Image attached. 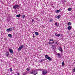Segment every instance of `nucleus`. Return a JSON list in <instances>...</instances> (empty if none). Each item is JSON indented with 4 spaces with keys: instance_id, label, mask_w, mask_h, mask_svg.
<instances>
[{
    "instance_id": "c756f323",
    "label": "nucleus",
    "mask_w": 75,
    "mask_h": 75,
    "mask_svg": "<svg viewBox=\"0 0 75 75\" xmlns=\"http://www.w3.org/2000/svg\"><path fill=\"white\" fill-rule=\"evenodd\" d=\"M52 47L54 49V48L55 47V46H54V45H52Z\"/></svg>"
},
{
    "instance_id": "5701e85b",
    "label": "nucleus",
    "mask_w": 75,
    "mask_h": 75,
    "mask_svg": "<svg viewBox=\"0 0 75 75\" xmlns=\"http://www.w3.org/2000/svg\"><path fill=\"white\" fill-rule=\"evenodd\" d=\"M64 64H65L64 63V62L63 61L62 63V66H64Z\"/></svg>"
},
{
    "instance_id": "f704fd0d",
    "label": "nucleus",
    "mask_w": 75,
    "mask_h": 75,
    "mask_svg": "<svg viewBox=\"0 0 75 75\" xmlns=\"http://www.w3.org/2000/svg\"><path fill=\"white\" fill-rule=\"evenodd\" d=\"M55 35H56V36H57V33H55Z\"/></svg>"
},
{
    "instance_id": "1a4fd4ad",
    "label": "nucleus",
    "mask_w": 75,
    "mask_h": 75,
    "mask_svg": "<svg viewBox=\"0 0 75 75\" xmlns=\"http://www.w3.org/2000/svg\"><path fill=\"white\" fill-rule=\"evenodd\" d=\"M9 55V52H7L6 53V56L7 57H8V56Z\"/></svg>"
},
{
    "instance_id": "aec40b11",
    "label": "nucleus",
    "mask_w": 75,
    "mask_h": 75,
    "mask_svg": "<svg viewBox=\"0 0 75 75\" xmlns=\"http://www.w3.org/2000/svg\"><path fill=\"white\" fill-rule=\"evenodd\" d=\"M68 25H71V23L70 22H69L68 23Z\"/></svg>"
},
{
    "instance_id": "6e6552de",
    "label": "nucleus",
    "mask_w": 75,
    "mask_h": 75,
    "mask_svg": "<svg viewBox=\"0 0 75 75\" xmlns=\"http://www.w3.org/2000/svg\"><path fill=\"white\" fill-rule=\"evenodd\" d=\"M35 35H36L37 36V35H38L39 34L38 33V32H35Z\"/></svg>"
},
{
    "instance_id": "393cba45",
    "label": "nucleus",
    "mask_w": 75,
    "mask_h": 75,
    "mask_svg": "<svg viewBox=\"0 0 75 75\" xmlns=\"http://www.w3.org/2000/svg\"><path fill=\"white\" fill-rule=\"evenodd\" d=\"M25 17V15H23L22 18H24Z\"/></svg>"
},
{
    "instance_id": "bb28decb",
    "label": "nucleus",
    "mask_w": 75,
    "mask_h": 75,
    "mask_svg": "<svg viewBox=\"0 0 75 75\" xmlns=\"http://www.w3.org/2000/svg\"><path fill=\"white\" fill-rule=\"evenodd\" d=\"M26 70L27 71H29L30 70V69L27 68Z\"/></svg>"
},
{
    "instance_id": "412c9836",
    "label": "nucleus",
    "mask_w": 75,
    "mask_h": 75,
    "mask_svg": "<svg viewBox=\"0 0 75 75\" xmlns=\"http://www.w3.org/2000/svg\"><path fill=\"white\" fill-rule=\"evenodd\" d=\"M6 31H7L8 32H9V31H10V29H7L6 30Z\"/></svg>"
},
{
    "instance_id": "ddd939ff",
    "label": "nucleus",
    "mask_w": 75,
    "mask_h": 75,
    "mask_svg": "<svg viewBox=\"0 0 75 75\" xmlns=\"http://www.w3.org/2000/svg\"><path fill=\"white\" fill-rule=\"evenodd\" d=\"M21 16V15H20V14H19L18 15H17L16 16V17H20Z\"/></svg>"
},
{
    "instance_id": "f03ea898",
    "label": "nucleus",
    "mask_w": 75,
    "mask_h": 75,
    "mask_svg": "<svg viewBox=\"0 0 75 75\" xmlns=\"http://www.w3.org/2000/svg\"><path fill=\"white\" fill-rule=\"evenodd\" d=\"M20 5L18 4H15L13 6V9H16V8L18 9L20 8Z\"/></svg>"
},
{
    "instance_id": "4c0bfd02",
    "label": "nucleus",
    "mask_w": 75,
    "mask_h": 75,
    "mask_svg": "<svg viewBox=\"0 0 75 75\" xmlns=\"http://www.w3.org/2000/svg\"><path fill=\"white\" fill-rule=\"evenodd\" d=\"M15 75H20V74H19L18 73V74H16Z\"/></svg>"
},
{
    "instance_id": "423d86ee",
    "label": "nucleus",
    "mask_w": 75,
    "mask_h": 75,
    "mask_svg": "<svg viewBox=\"0 0 75 75\" xmlns=\"http://www.w3.org/2000/svg\"><path fill=\"white\" fill-rule=\"evenodd\" d=\"M9 51L10 52L11 54L13 53V49H9Z\"/></svg>"
},
{
    "instance_id": "c85d7f7f",
    "label": "nucleus",
    "mask_w": 75,
    "mask_h": 75,
    "mask_svg": "<svg viewBox=\"0 0 75 75\" xmlns=\"http://www.w3.org/2000/svg\"><path fill=\"white\" fill-rule=\"evenodd\" d=\"M23 75H26V73L25 72L23 74Z\"/></svg>"
},
{
    "instance_id": "c9c22d12",
    "label": "nucleus",
    "mask_w": 75,
    "mask_h": 75,
    "mask_svg": "<svg viewBox=\"0 0 75 75\" xmlns=\"http://www.w3.org/2000/svg\"><path fill=\"white\" fill-rule=\"evenodd\" d=\"M31 74H33V71L32 72H31Z\"/></svg>"
},
{
    "instance_id": "2eb2a0df",
    "label": "nucleus",
    "mask_w": 75,
    "mask_h": 75,
    "mask_svg": "<svg viewBox=\"0 0 75 75\" xmlns=\"http://www.w3.org/2000/svg\"><path fill=\"white\" fill-rule=\"evenodd\" d=\"M61 16L60 15L58 16H57L56 17L57 18H58V19H59L60 17H61Z\"/></svg>"
},
{
    "instance_id": "e433bc0d",
    "label": "nucleus",
    "mask_w": 75,
    "mask_h": 75,
    "mask_svg": "<svg viewBox=\"0 0 75 75\" xmlns=\"http://www.w3.org/2000/svg\"><path fill=\"white\" fill-rule=\"evenodd\" d=\"M34 20L33 19H32V22H34Z\"/></svg>"
},
{
    "instance_id": "4468645a",
    "label": "nucleus",
    "mask_w": 75,
    "mask_h": 75,
    "mask_svg": "<svg viewBox=\"0 0 75 75\" xmlns=\"http://www.w3.org/2000/svg\"><path fill=\"white\" fill-rule=\"evenodd\" d=\"M68 10L69 11H71V10H72V8H69L68 9Z\"/></svg>"
},
{
    "instance_id": "cd10ccee",
    "label": "nucleus",
    "mask_w": 75,
    "mask_h": 75,
    "mask_svg": "<svg viewBox=\"0 0 75 75\" xmlns=\"http://www.w3.org/2000/svg\"><path fill=\"white\" fill-rule=\"evenodd\" d=\"M61 35L60 34H59L58 35H57V36L58 37H59V36H60Z\"/></svg>"
},
{
    "instance_id": "72a5a7b5",
    "label": "nucleus",
    "mask_w": 75,
    "mask_h": 75,
    "mask_svg": "<svg viewBox=\"0 0 75 75\" xmlns=\"http://www.w3.org/2000/svg\"><path fill=\"white\" fill-rule=\"evenodd\" d=\"M33 38H35V36H34V35H33Z\"/></svg>"
},
{
    "instance_id": "20e7f679",
    "label": "nucleus",
    "mask_w": 75,
    "mask_h": 75,
    "mask_svg": "<svg viewBox=\"0 0 75 75\" xmlns=\"http://www.w3.org/2000/svg\"><path fill=\"white\" fill-rule=\"evenodd\" d=\"M25 46L24 45H21V47H19L18 48V50H19V51H21V49H22V48H24V47Z\"/></svg>"
},
{
    "instance_id": "4be33fe9",
    "label": "nucleus",
    "mask_w": 75,
    "mask_h": 75,
    "mask_svg": "<svg viewBox=\"0 0 75 75\" xmlns=\"http://www.w3.org/2000/svg\"><path fill=\"white\" fill-rule=\"evenodd\" d=\"M55 25L56 26H58V23H57V22L55 23Z\"/></svg>"
},
{
    "instance_id": "9b49d317",
    "label": "nucleus",
    "mask_w": 75,
    "mask_h": 75,
    "mask_svg": "<svg viewBox=\"0 0 75 75\" xmlns=\"http://www.w3.org/2000/svg\"><path fill=\"white\" fill-rule=\"evenodd\" d=\"M57 55L58 57L59 58H61V55H60L59 53H58Z\"/></svg>"
},
{
    "instance_id": "58836bf2",
    "label": "nucleus",
    "mask_w": 75,
    "mask_h": 75,
    "mask_svg": "<svg viewBox=\"0 0 75 75\" xmlns=\"http://www.w3.org/2000/svg\"><path fill=\"white\" fill-rule=\"evenodd\" d=\"M42 69H40V71H41V70H42Z\"/></svg>"
},
{
    "instance_id": "7c9ffc66",
    "label": "nucleus",
    "mask_w": 75,
    "mask_h": 75,
    "mask_svg": "<svg viewBox=\"0 0 75 75\" xmlns=\"http://www.w3.org/2000/svg\"><path fill=\"white\" fill-rule=\"evenodd\" d=\"M72 72H75V70L74 69L72 70Z\"/></svg>"
},
{
    "instance_id": "dca6fc26",
    "label": "nucleus",
    "mask_w": 75,
    "mask_h": 75,
    "mask_svg": "<svg viewBox=\"0 0 75 75\" xmlns=\"http://www.w3.org/2000/svg\"><path fill=\"white\" fill-rule=\"evenodd\" d=\"M8 37H12V35H11V34H8Z\"/></svg>"
},
{
    "instance_id": "6ab92c4d",
    "label": "nucleus",
    "mask_w": 75,
    "mask_h": 75,
    "mask_svg": "<svg viewBox=\"0 0 75 75\" xmlns=\"http://www.w3.org/2000/svg\"><path fill=\"white\" fill-rule=\"evenodd\" d=\"M60 11V10H57L56 11V13H59Z\"/></svg>"
},
{
    "instance_id": "f3484780",
    "label": "nucleus",
    "mask_w": 75,
    "mask_h": 75,
    "mask_svg": "<svg viewBox=\"0 0 75 75\" xmlns=\"http://www.w3.org/2000/svg\"><path fill=\"white\" fill-rule=\"evenodd\" d=\"M53 21V20L52 19H51L50 20V21H49V22H50V23H52Z\"/></svg>"
},
{
    "instance_id": "f8f14e48",
    "label": "nucleus",
    "mask_w": 75,
    "mask_h": 75,
    "mask_svg": "<svg viewBox=\"0 0 75 75\" xmlns=\"http://www.w3.org/2000/svg\"><path fill=\"white\" fill-rule=\"evenodd\" d=\"M9 29V30H10V31H12V30H14V28H11Z\"/></svg>"
},
{
    "instance_id": "9d476101",
    "label": "nucleus",
    "mask_w": 75,
    "mask_h": 75,
    "mask_svg": "<svg viewBox=\"0 0 75 75\" xmlns=\"http://www.w3.org/2000/svg\"><path fill=\"white\" fill-rule=\"evenodd\" d=\"M67 28L69 30H71V26H69Z\"/></svg>"
},
{
    "instance_id": "473e14b6",
    "label": "nucleus",
    "mask_w": 75,
    "mask_h": 75,
    "mask_svg": "<svg viewBox=\"0 0 75 75\" xmlns=\"http://www.w3.org/2000/svg\"><path fill=\"white\" fill-rule=\"evenodd\" d=\"M55 43L56 44H57V45L58 44V42H56Z\"/></svg>"
},
{
    "instance_id": "b1692460",
    "label": "nucleus",
    "mask_w": 75,
    "mask_h": 75,
    "mask_svg": "<svg viewBox=\"0 0 75 75\" xmlns=\"http://www.w3.org/2000/svg\"><path fill=\"white\" fill-rule=\"evenodd\" d=\"M10 72H13V70L12 69V68H10Z\"/></svg>"
},
{
    "instance_id": "a211bd4d",
    "label": "nucleus",
    "mask_w": 75,
    "mask_h": 75,
    "mask_svg": "<svg viewBox=\"0 0 75 75\" xmlns=\"http://www.w3.org/2000/svg\"><path fill=\"white\" fill-rule=\"evenodd\" d=\"M44 61V59H42L41 60H40V62H43V61Z\"/></svg>"
},
{
    "instance_id": "2f4dec72",
    "label": "nucleus",
    "mask_w": 75,
    "mask_h": 75,
    "mask_svg": "<svg viewBox=\"0 0 75 75\" xmlns=\"http://www.w3.org/2000/svg\"><path fill=\"white\" fill-rule=\"evenodd\" d=\"M50 41H54V40L53 39H50Z\"/></svg>"
},
{
    "instance_id": "a878e982",
    "label": "nucleus",
    "mask_w": 75,
    "mask_h": 75,
    "mask_svg": "<svg viewBox=\"0 0 75 75\" xmlns=\"http://www.w3.org/2000/svg\"><path fill=\"white\" fill-rule=\"evenodd\" d=\"M48 44H54V42H48Z\"/></svg>"
},
{
    "instance_id": "7ed1b4c3",
    "label": "nucleus",
    "mask_w": 75,
    "mask_h": 75,
    "mask_svg": "<svg viewBox=\"0 0 75 75\" xmlns=\"http://www.w3.org/2000/svg\"><path fill=\"white\" fill-rule=\"evenodd\" d=\"M45 58H46V59H48V60H49L50 61H51L52 60V58H51L50 57H49L48 55H45Z\"/></svg>"
},
{
    "instance_id": "0eeeda50",
    "label": "nucleus",
    "mask_w": 75,
    "mask_h": 75,
    "mask_svg": "<svg viewBox=\"0 0 75 75\" xmlns=\"http://www.w3.org/2000/svg\"><path fill=\"white\" fill-rule=\"evenodd\" d=\"M33 74H34L35 75H36L37 74V71H33Z\"/></svg>"
},
{
    "instance_id": "39448f33",
    "label": "nucleus",
    "mask_w": 75,
    "mask_h": 75,
    "mask_svg": "<svg viewBox=\"0 0 75 75\" xmlns=\"http://www.w3.org/2000/svg\"><path fill=\"white\" fill-rule=\"evenodd\" d=\"M58 50L59 51H60V52H62L63 50H62V47H60L58 48Z\"/></svg>"
},
{
    "instance_id": "ea45409f",
    "label": "nucleus",
    "mask_w": 75,
    "mask_h": 75,
    "mask_svg": "<svg viewBox=\"0 0 75 75\" xmlns=\"http://www.w3.org/2000/svg\"><path fill=\"white\" fill-rule=\"evenodd\" d=\"M74 69L75 70V67L74 68Z\"/></svg>"
},
{
    "instance_id": "f257e3e1",
    "label": "nucleus",
    "mask_w": 75,
    "mask_h": 75,
    "mask_svg": "<svg viewBox=\"0 0 75 75\" xmlns=\"http://www.w3.org/2000/svg\"><path fill=\"white\" fill-rule=\"evenodd\" d=\"M41 71L42 72V75H45L47 73V70L45 69H42L41 70Z\"/></svg>"
}]
</instances>
